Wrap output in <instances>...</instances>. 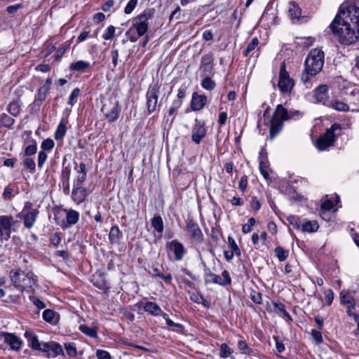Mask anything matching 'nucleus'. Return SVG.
Instances as JSON below:
<instances>
[{
  "label": "nucleus",
  "instance_id": "680f3d73",
  "mask_svg": "<svg viewBox=\"0 0 359 359\" xmlns=\"http://www.w3.org/2000/svg\"><path fill=\"white\" fill-rule=\"evenodd\" d=\"M172 107H171L168 111V114L170 116L175 115L177 109L180 107L182 105V100H175L172 103Z\"/></svg>",
  "mask_w": 359,
  "mask_h": 359
},
{
  "label": "nucleus",
  "instance_id": "39448f33",
  "mask_svg": "<svg viewBox=\"0 0 359 359\" xmlns=\"http://www.w3.org/2000/svg\"><path fill=\"white\" fill-rule=\"evenodd\" d=\"M341 130V126L340 124H333L330 128L327 129L326 132L317 140V148L320 151H323L334 145L337 137L340 135Z\"/></svg>",
  "mask_w": 359,
  "mask_h": 359
},
{
  "label": "nucleus",
  "instance_id": "20e7f679",
  "mask_svg": "<svg viewBox=\"0 0 359 359\" xmlns=\"http://www.w3.org/2000/svg\"><path fill=\"white\" fill-rule=\"evenodd\" d=\"M11 280L14 286L20 291L32 292L36 283L33 274L20 269L11 271Z\"/></svg>",
  "mask_w": 359,
  "mask_h": 359
},
{
  "label": "nucleus",
  "instance_id": "5701e85b",
  "mask_svg": "<svg viewBox=\"0 0 359 359\" xmlns=\"http://www.w3.org/2000/svg\"><path fill=\"white\" fill-rule=\"evenodd\" d=\"M65 211L67 212L66 222H63V225L62 226L63 228H67L75 224L79 219V213L77 211L74 210H68Z\"/></svg>",
  "mask_w": 359,
  "mask_h": 359
},
{
  "label": "nucleus",
  "instance_id": "a18cd8bd",
  "mask_svg": "<svg viewBox=\"0 0 359 359\" xmlns=\"http://www.w3.org/2000/svg\"><path fill=\"white\" fill-rule=\"evenodd\" d=\"M232 349L226 344H222L219 348V356L226 358L231 355Z\"/></svg>",
  "mask_w": 359,
  "mask_h": 359
},
{
  "label": "nucleus",
  "instance_id": "f3484780",
  "mask_svg": "<svg viewBox=\"0 0 359 359\" xmlns=\"http://www.w3.org/2000/svg\"><path fill=\"white\" fill-rule=\"evenodd\" d=\"M88 196L87 189L82 186H73L72 199L76 204H80L85 201Z\"/></svg>",
  "mask_w": 359,
  "mask_h": 359
},
{
  "label": "nucleus",
  "instance_id": "3c124183",
  "mask_svg": "<svg viewBox=\"0 0 359 359\" xmlns=\"http://www.w3.org/2000/svg\"><path fill=\"white\" fill-rule=\"evenodd\" d=\"M55 143L52 139L44 140L41 143L42 151H50L54 147Z\"/></svg>",
  "mask_w": 359,
  "mask_h": 359
},
{
  "label": "nucleus",
  "instance_id": "423d86ee",
  "mask_svg": "<svg viewBox=\"0 0 359 359\" xmlns=\"http://www.w3.org/2000/svg\"><path fill=\"white\" fill-rule=\"evenodd\" d=\"M20 224L11 215H0V240H9L11 232L17 231Z\"/></svg>",
  "mask_w": 359,
  "mask_h": 359
},
{
  "label": "nucleus",
  "instance_id": "c85d7f7f",
  "mask_svg": "<svg viewBox=\"0 0 359 359\" xmlns=\"http://www.w3.org/2000/svg\"><path fill=\"white\" fill-rule=\"evenodd\" d=\"M90 66L89 62L83 61V60H78L76 62H72L69 66L70 71L74 72H83L86 69H88Z\"/></svg>",
  "mask_w": 359,
  "mask_h": 359
},
{
  "label": "nucleus",
  "instance_id": "412c9836",
  "mask_svg": "<svg viewBox=\"0 0 359 359\" xmlns=\"http://www.w3.org/2000/svg\"><path fill=\"white\" fill-rule=\"evenodd\" d=\"M292 118V114L283 107L282 104H278L273 113L272 118L279 120L282 122Z\"/></svg>",
  "mask_w": 359,
  "mask_h": 359
},
{
  "label": "nucleus",
  "instance_id": "ea45409f",
  "mask_svg": "<svg viewBox=\"0 0 359 359\" xmlns=\"http://www.w3.org/2000/svg\"><path fill=\"white\" fill-rule=\"evenodd\" d=\"M30 144L25 147L24 155L29 156L34 155L36 152L37 147L35 140H32L29 141Z\"/></svg>",
  "mask_w": 359,
  "mask_h": 359
},
{
  "label": "nucleus",
  "instance_id": "e433bc0d",
  "mask_svg": "<svg viewBox=\"0 0 359 359\" xmlns=\"http://www.w3.org/2000/svg\"><path fill=\"white\" fill-rule=\"evenodd\" d=\"M20 110V104L18 101L11 102L7 107V111L13 116H18Z\"/></svg>",
  "mask_w": 359,
  "mask_h": 359
},
{
  "label": "nucleus",
  "instance_id": "4be33fe9",
  "mask_svg": "<svg viewBox=\"0 0 359 359\" xmlns=\"http://www.w3.org/2000/svg\"><path fill=\"white\" fill-rule=\"evenodd\" d=\"M75 170L79 173L76 178L74 180L73 186H81V184L86 180V167L84 163H81Z\"/></svg>",
  "mask_w": 359,
  "mask_h": 359
},
{
  "label": "nucleus",
  "instance_id": "5fc2aeb1",
  "mask_svg": "<svg viewBox=\"0 0 359 359\" xmlns=\"http://www.w3.org/2000/svg\"><path fill=\"white\" fill-rule=\"evenodd\" d=\"M153 278H161L165 283L170 284L172 281V275L170 273H167L165 275L158 273H152Z\"/></svg>",
  "mask_w": 359,
  "mask_h": 359
},
{
  "label": "nucleus",
  "instance_id": "a19ab883",
  "mask_svg": "<svg viewBox=\"0 0 359 359\" xmlns=\"http://www.w3.org/2000/svg\"><path fill=\"white\" fill-rule=\"evenodd\" d=\"M79 330L91 337H97V330L95 327H90L86 325H81Z\"/></svg>",
  "mask_w": 359,
  "mask_h": 359
},
{
  "label": "nucleus",
  "instance_id": "09e8293b",
  "mask_svg": "<svg viewBox=\"0 0 359 359\" xmlns=\"http://www.w3.org/2000/svg\"><path fill=\"white\" fill-rule=\"evenodd\" d=\"M79 95H80V89L79 88H74L72 91V93L69 97L67 104L70 106H73L74 104V103L76 102V99L79 96Z\"/></svg>",
  "mask_w": 359,
  "mask_h": 359
},
{
  "label": "nucleus",
  "instance_id": "0eeeda50",
  "mask_svg": "<svg viewBox=\"0 0 359 359\" xmlns=\"http://www.w3.org/2000/svg\"><path fill=\"white\" fill-rule=\"evenodd\" d=\"M204 281L205 284L212 283L225 286L231 284V279L229 271L226 270L223 271L221 276H218L212 273L210 269H205Z\"/></svg>",
  "mask_w": 359,
  "mask_h": 359
},
{
  "label": "nucleus",
  "instance_id": "0e129e2a",
  "mask_svg": "<svg viewBox=\"0 0 359 359\" xmlns=\"http://www.w3.org/2000/svg\"><path fill=\"white\" fill-rule=\"evenodd\" d=\"M229 243L231 248V250L233 251L236 255H240V250L234 239L231 237H229Z\"/></svg>",
  "mask_w": 359,
  "mask_h": 359
},
{
  "label": "nucleus",
  "instance_id": "4468645a",
  "mask_svg": "<svg viewBox=\"0 0 359 359\" xmlns=\"http://www.w3.org/2000/svg\"><path fill=\"white\" fill-rule=\"evenodd\" d=\"M206 133L207 130L204 122L196 119L195 124L191 131V139L193 142L197 144H200L201 140L206 135Z\"/></svg>",
  "mask_w": 359,
  "mask_h": 359
},
{
  "label": "nucleus",
  "instance_id": "dca6fc26",
  "mask_svg": "<svg viewBox=\"0 0 359 359\" xmlns=\"http://www.w3.org/2000/svg\"><path fill=\"white\" fill-rule=\"evenodd\" d=\"M3 341L8 344L12 350L18 351L20 349L22 340L12 333L4 332Z\"/></svg>",
  "mask_w": 359,
  "mask_h": 359
},
{
  "label": "nucleus",
  "instance_id": "13d9d810",
  "mask_svg": "<svg viewBox=\"0 0 359 359\" xmlns=\"http://www.w3.org/2000/svg\"><path fill=\"white\" fill-rule=\"evenodd\" d=\"M23 166L30 170H34L35 169L36 164L32 158L27 157L23 161Z\"/></svg>",
  "mask_w": 359,
  "mask_h": 359
},
{
  "label": "nucleus",
  "instance_id": "bf43d9fd",
  "mask_svg": "<svg viewBox=\"0 0 359 359\" xmlns=\"http://www.w3.org/2000/svg\"><path fill=\"white\" fill-rule=\"evenodd\" d=\"M48 158L47 154L43 151H40L38 154V167L41 168L43 163Z\"/></svg>",
  "mask_w": 359,
  "mask_h": 359
},
{
  "label": "nucleus",
  "instance_id": "aec40b11",
  "mask_svg": "<svg viewBox=\"0 0 359 359\" xmlns=\"http://www.w3.org/2000/svg\"><path fill=\"white\" fill-rule=\"evenodd\" d=\"M39 213V211L37 209H34L24 214L22 218L23 224L25 228L30 229L34 226L37 219Z\"/></svg>",
  "mask_w": 359,
  "mask_h": 359
},
{
  "label": "nucleus",
  "instance_id": "37998d69",
  "mask_svg": "<svg viewBox=\"0 0 359 359\" xmlns=\"http://www.w3.org/2000/svg\"><path fill=\"white\" fill-rule=\"evenodd\" d=\"M42 316L44 320L48 323H53L56 318L57 314L51 309H46L43 311Z\"/></svg>",
  "mask_w": 359,
  "mask_h": 359
},
{
  "label": "nucleus",
  "instance_id": "f704fd0d",
  "mask_svg": "<svg viewBox=\"0 0 359 359\" xmlns=\"http://www.w3.org/2000/svg\"><path fill=\"white\" fill-rule=\"evenodd\" d=\"M15 123V119L9 116L5 113L0 114V125L7 128H12Z\"/></svg>",
  "mask_w": 359,
  "mask_h": 359
},
{
  "label": "nucleus",
  "instance_id": "f257e3e1",
  "mask_svg": "<svg viewBox=\"0 0 359 359\" xmlns=\"http://www.w3.org/2000/svg\"><path fill=\"white\" fill-rule=\"evenodd\" d=\"M330 28L337 35L341 43H355L359 39V7L353 4H341Z\"/></svg>",
  "mask_w": 359,
  "mask_h": 359
},
{
  "label": "nucleus",
  "instance_id": "338daca9",
  "mask_svg": "<svg viewBox=\"0 0 359 359\" xmlns=\"http://www.w3.org/2000/svg\"><path fill=\"white\" fill-rule=\"evenodd\" d=\"M3 197L4 199H11L13 197V189L8 186L4 189L3 193Z\"/></svg>",
  "mask_w": 359,
  "mask_h": 359
},
{
  "label": "nucleus",
  "instance_id": "1a4fd4ad",
  "mask_svg": "<svg viewBox=\"0 0 359 359\" xmlns=\"http://www.w3.org/2000/svg\"><path fill=\"white\" fill-rule=\"evenodd\" d=\"M278 88L282 93H290L294 86L293 80L290 77L286 70L285 63H283L280 68Z\"/></svg>",
  "mask_w": 359,
  "mask_h": 359
},
{
  "label": "nucleus",
  "instance_id": "ddd939ff",
  "mask_svg": "<svg viewBox=\"0 0 359 359\" xmlns=\"http://www.w3.org/2000/svg\"><path fill=\"white\" fill-rule=\"evenodd\" d=\"M42 348V351L47 358H55L57 355H64V351L62 346L57 342L50 341L45 342Z\"/></svg>",
  "mask_w": 359,
  "mask_h": 359
},
{
  "label": "nucleus",
  "instance_id": "7ed1b4c3",
  "mask_svg": "<svg viewBox=\"0 0 359 359\" xmlns=\"http://www.w3.org/2000/svg\"><path fill=\"white\" fill-rule=\"evenodd\" d=\"M154 9L144 10L141 14L133 19V24L126 32L131 42H135L144 36L149 28L148 20L152 18Z\"/></svg>",
  "mask_w": 359,
  "mask_h": 359
},
{
  "label": "nucleus",
  "instance_id": "bb28decb",
  "mask_svg": "<svg viewBox=\"0 0 359 359\" xmlns=\"http://www.w3.org/2000/svg\"><path fill=\"white\" fill-rule=\"evenodd\" d=\"M288 14L291 20H299L301 17L302 10L294 1H290L289 3Z\"/></svg>",
  "mask_w": 359,
  "mask_h": 359
},
{
  "label": "nucleus",
  "instance_id": "49530a36",
  "mask_svg": "<svg viewBox=\"0 0 359 359\" xmlns=\"http://www.w3.org/2000/svg\"><path fill=\"white\" fill-rule=\"evenodd\" d=\"M257 222V221L255 218L250 217L248 219V223L243 225L242 232L245 234L250 233L252 231V226H254Z\"/></svg>",
  "mask_w": 359,
  "mask_h": 359
},
{
  "label": "nucleus",
  "instance_id": "c756f323",
  "mask_svg": "<svg viewBox=\"0 0 359 359\" xmlns=\"http://www.w3.org/2000/svg\"><path fill=\"white\" fill-rule=\"evenodd\" d=\"M211 76L212 75H201L203 78L201 83V86L209 91L212 90L216 86L215 82L210 78Z\"/></svg>",
  "mask_w": 359,
  "mask_h": 359
},
{
  "label": "nucleus",
  "instance_id": "c03bdc74",
  "mask_svg": "<svg viewBox=\"0 0 359 359\" xmlns=\"http://www.w3.org/2000/svg\"><path fill=\"white\" fill-rule=\"evenodd\" d=\"M65 348L66 350L67 354L69 357H76L77 355V350L75 343L69 342L65 344Z\"/></svg>",
  "mask_w": 359,
  "mask_h": 359
},
{
  "label": "nucleus",
  "instance_id": "4c0bfd02",
  "mask_svg": "<svg viewBox=\"0 0 359 359\" xmlns=\"http://www.w3.org/2000/svg\"><path fill=\"white\" fill-rule=\"evenodd\" d=\"M330 106L337 111H347L349 110V107L346 103L338 100L331 102Z\"/></svg>",
  "mask_w": 359,
  "mask_h": 359
},
{
  "label": "nucleus",
  "instance_id": "603ef678",
  "mask_svg": "<svg viewBox=\"0 0 359 359\" xmlns=\"http://www.w3.org/2000/svg\"><path fill=\"white\" fill-rule=\"evenodd\" d=\"M311 334L313 339L315 340V341L317 344H320L323 342V336L320 331L313 329L311 330Z\"/></svg>",
  "mask_w": 359,
  "mask_h": 359
},
{
  "label": "nucleus",
  "instance_id": "e2e57ef3",
  "mask_svg": "<svg viewBox=\"0 0 359 359\" xmlns=\"http://www.w3.org/2000/svg\"><path fill=\"white\" fill-rule=\"evenodd\" d=\"M287 220L294 228L299 229L301 227V222L298 217L290 216L288 217Z\"/></svg>",
  "mask_w": 359,
  "mask_h": 359
},
{
  "label": "nucleus",
  "instance_id": "7c9ffc66",
  "mask_svg": "<svg viewBox=\"0 0 359 359\" xmlns=\"http://www.w3.org/2000/svg\"><path fill=\"white\" fill-rule=\"evenodd\" d=\"M273 311L277 314L283 316V317L287 318L290 320H292V318L288 313V312L285 310V305L282 303L273 302Z\"/></svg>",
  "mask_w": 359,
  "mask_h": 359
},
{
  "label": "nucleus",
  "instance_id": "774afa93",
  "mask_svg": "<svg viewBox=\"0 0 359 359\" xmlns=\"http://www.w3.org/2000/svg\"><path fill=\"white\" fill-rule=\"evenodd\" d=\"M334 208V204L332 201L326 200L321 205V210L329 212Z\"/></svg>",
  "mask_w": 359,
  "mask_h": 359
},
{
  "label": "nucleus",
  "instance_id": "cd10ccee",
  "mask_svg": "<svg viewBox=\"0 0 359 359\" xmlns=\"http://www.w3.org/2000/svg\"><path fill=\"white\" fill-rule=\"evenodd\" d=\"M122 237V233L117 226H113L109 233V239L111 244H117L119 243Z\"/></svg>",
  "mask_w": 359,
  "mask_h": 359
},
{
  "label": "nucleus",
  "instance_id": "393cba45",
  "mask_svg": "<svg viewBox=\"0 0 359 359\" xmlns=\"http://www.w3.org/2000/svg\"><path fill=\"white\" fill-rule=\"evenodd\" d=\"M340 302L343 305L349 306L350 307L355 308V303L354 298L348 291L343 290L340 292Z\"/></svg>",
  "mask_w": 359,
  "mask_h": 359
},
{
  "label": "nucleus",
  "instance_id": "2f4dec72",
  "mask_svg": "<svg viewBox=\"0 0 359 359\" xmlns=\"http://www.w3.org/2000/svg\"><path fill=\"white\" fill-rule=\"evenodd\" d=\"M152 227L158 233H162L164 229V224L162 217L160 215H155L151 221Z\"/></svg>",
  "mask_w": 359,
  "mask_h": 359
},
{
  "label": "nucleus",
  "instance_id": "b1692460",
  "mask_svg": "<svg viewBox=\"0 0 359 359\" xmlns=\"http://www.w3.org/2000/svg\"><path fill=\"white\" fill-rule=\"evenodd\" d=\"M283 122L272 118L270 121V137L273 139L282 130Z\"/></svg>",
  "mask_w": 359,
  "mask_h": 359
},
{
  "label": "nucleus",
  "instance_id": "8fccbe9b",
  "mask_svg": "<svg viewBox=\"0 0 359 359\" xmlns=\"http://www.w3.org/2000/svg\"><path fill=\"white\" fill-rule=\"evenodd\" d=\"M93 285L101 290H108L109 288L107 282L103 279L102 276H100V279L94 280Z\"/></svg>",
  "mask_w": 359,
  "mask_h": 359
},
{
  "label": "nucleus",
  "instance_id": "f8f14e48",
  "mask_svg": "<svg viewBox=\"0 0 359 359\" xmlns=\"http://www.w3.org/2000/svg\"><path fill=\"white\" fill-rule=\"evenodd\" d=\"M187 232L189 238L197 243L201 244L203 241V235L198 225L193 219H189L186 226Z\"/></svg>",
  "mask_w": 359,
  "mask_h": 359
},
{
  "label": "nucleus",
  "instance_id": "a878e982",
  "mask_svg": "<svg viewBox=\"0 0 359 359\" xmlns=\"http://www.w3.org/2000/svg\"><path fill=\"white\" fill-rule=\"evenodd\" d=\"M144 309L146 312L154 316H161L162 310L160 306L152 302H147L144 306Z\"/></svg>",
  "mask_w": 359,
  "mask_h": 359
},
{
  "label": "nucleus",
  "instance_id": "69168bd1",
  "mask_svg": "<svg viewBox=\"0 0 359 359\" xmlns=\"http://www.w3.org/2000/svg\"><path fill=\"white\" fill-rule=\"evenodd\" d=\"M96 355L98 359H111L109 353L104 350H97Z\"/></svg>",
  "mask_w": 359,
  "mask_h": 359
},
{
  "label": "nucleus",
  "instance_id": "72a5a7b5",
  "mask_svg": "<svg viewBox=\"0 0 359 359\" xmlns=\"http://www.w3.org/2000/svg\"><path fill=\"white\" fill-rule=\"evenodd\" d=\"M67 126L65 122L62 120L55 132L54 137L56 140H62L65 135Z\"/></svg>",
  "mask_w": 359,
  "mask_h": 359
},
{
  "label": "nucleus",
  "instance_id": "9d476101",
  "mask_svg": "<svg viewBox=\"0 0 359 359\" xmlns=\"http://www.w3.org/2000/svg\"><path fill=\"white\" fill-rule=\"evenodd\" d=\"M215 57L212 52H209L201 57L199 71L201 75H214Z\"/></svg>",
  "mask_w": 359,
  "mask_h": 359
},
{
  "label": "nucleus",
  "instance_id": "6e6552de",
  "mask_svg": "<svg viewBox=\"0 0 359 359\" xmlns=\"http://www.w3.org/2000/svg\"><path fill=\"white\" fill-rule=\"evenodd\" d=\"M121 110V106L115 100L105 102L102 107V111L109 123L114 122L118 119Z\"/></svg>",
  "mask_w": 359,
  "mask_h": 359
},
{
  "label": "nucleus",
  "instance_id": "6e6d98bb",
  "mask_svg": "<svg viewBox=\"0 0 359 359\" xmlns=\"http://www.w3.org/2000/svg\"><path fill=\"white\" fill-rule=\"evenodd\" d=\"M114 33L115 27L112 25H110L107 27L106 32L103 34L102 37L107 40L111 39L114 36Z\"/></svg>",
  "mask_w": 359,
  "mask_h": 359
},
{
  "label": "nucleus",
  "instance_id": "f03ea898",
  "mask_svg": "<svg viewBox=\"0 0 359 359\" xmlns=\"http://www.w3.org/2000/svg\"><path fill=\"white\" fill-rule=\"evenodd\" d=\"M324 65V53L322 50L315 48L310 51L305 60V69L302 74V81L309 88V81L321 70Z\"/></svg>",
  "mask_w": 359,
  "mask_h": 359
},
{
  "label": "nucleus",
  "instance_id": "2eb2a0df",
  "mask_svg": "<svg viewBox=\"0 0 359 359\" xmlns=\"http://www.w3.org/2000/svg\"><path fill=\"white\" fill-rule=\"evenodd\" d=\"M166 248L168 250L173 252L177 261L182 260L186 253L184 245L177 240L167 243Z\"/></svg>",
  "mask_w": 359,
  "mask_h": 359
},
{
  "label": "nucleus",
  "instance_id": "473e14b6",
  "mask_svg": "<svg viewBox=\"0 0 359 359\" xmlns=\"http://www.w3.org/2000/svg\"><path fill=\"white\" fill-rule=\"evenodd\" d=\"M328 86L327 85L319 86L315 90V96L318 102L324 101L327 97Z\"/></svg>",
  "mask_w": 359,
  "mask_h": 359
},
{
  "label": "nucleus",
  "instance_id": "58836bf2",
  "mask_svg": "<svg viewBox=\"0 0 359 359\" xmlns=\"http://www.w3.org/2000/svg\"><path fill=\"white\" fill-rule=\"evenodd\" d=\"M275 255L278 257L280 262L285 261L289 255V251L285 250L280 246H278L274 249Z\"/></svg>",
  "mask_w": 359,
  "mask_h": 359
},
{
  "label": "nucleus",
  "instance_id": "864d4df0",
  "mask_svg": "<svg viewBox=\"0 0 359 359\" xmlns=\"http://www.w3.org/2000/svg\"><path fill=\"white\" fill-rule=\"evenodd\" d=\"M137 4V0H130L124 9L126 14H130L135 9Z\"/></svg>",
  "mask_w": 359,
  "mask_h": 359
},
{
  "label": "nucleus",
  "instance_id": "9b49d317",
  "mask_svg": "<svg viewBox=\"0 0 359 359\" xmlns=\"http://www.w3.org/2000/svg\"><path fill=\"white\" fill-rule=\"evenodd\" d=\"M159 89L157 86H150L146 94L147 107L149 114L155 111L157 107Z\"/></svg>",
  "mask_w": 359,
  "mask_h": 359
},
{
  "label": "nucleus",
  "instance_id": "79ce46f5",
  "mask_svg": "<svg viewBox=\"0 0 359 359\" xmlns=\"http://www.w3.org/2000/svg\"><path fill=\"white\" fill-rule=\"evenodd\" d=\"M259 44V40L257 37L253 38L251 41L248 44L245 50L243 52L244 56L247 57L249 54L254 50Z\"/></svg>",
  "mask_w": 359,
  "mask_h": 359
},
{
  "label": "nucleus",
  "instance_id": "a211bd4d",
  "mask_svg": "<svg viewBox=\"0 0 359 359\" xmlns=\"http://www.w3.org/2000/svg\"><path fill=\"white\" fill-rule=\"evenodd\" d=\"M207 103V97L204 95H199L196 92L192 94L191 107L193 111L202 109Z\"/></svg>",
  "mask_w": 359,
  "mask_h": 359
},
{
  "label": "nucleus",
  "instance_id": "6ab92c4d",
  "mask_svg": "<svg viewBox=\"0 0 359 359\" xmlns=\"http://www.w3.org/2000/svg\"><path fill=\"white\" fill-rule=\"evenodd\" d=\"M25 337L27 339L28 346L35 351H42V348L45 342H40L38 337L32 332L26 331Z\"/></svg>",
  "mask_w": 359,
  "mask_h": 359
},
{
  "label": "nucleus",
  "instance_id": "de8ad7c7",
  "mask_svg": "<svg viewBox=\"0 0 359 359\" xmlns=\"http://www.w3.org/2000/svg\"><path fill=\"white\" fill-rule=\"evenodd\" d=\"M48 92V87L47 86H42L38 90L36 100L41 102L45 100Z\"/></svg>",
  "mask_w": 359,
  "mask_h": 359
},
{
  "label": "nucleus",
  "instance_id": "052dcab7",
  "mask_svg": "<svg viewBox=\"0 0 359 359\" xmlns=\"http://www.w3.org/2000/svg\"><path fill=\"white\" fill-rule=\"evenodd\" d=\"M248 187V177L246 175H243L241 177L239 184H238V188L241 189V191L244 193L247 190Z\"/></svg>",
  "mask_w": 359,
  "mask_h": 359
},
{
  "label": "nucleus",
  "instance_id": "4d7b16f0",
  "mask_svg": "<svg viewBox=\"0 0 359 359\" xmlns=\"http://www.w3.org/2000/svg\"><path fill=\"white\" fill-rule=\"evenodd\" d=\"M250 298L254 303L258 304H262V294L260 292H257L255 290H252L250 294Z\"/></svg>",
  "mask_w": 359,
  "mask_h": 359
},
{
  "label": "nucleus",
  "instance_id": "c9c22d12",
  "mask_svg": "<svg viewBox=\"0 0 359 359\" xmlns=\"http://www.w3.org/2000/svg\"><path fill=\"white\" fill-rule=\"evenodd\" d=\"M318 229V224L316 221H307L302 225V230L307 232H314Z\"/></svg>",
  "mask_w": 359,
  "mask_h": 359
}]
</instances>
